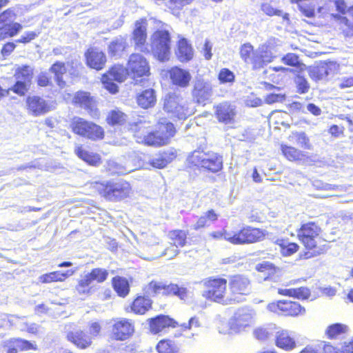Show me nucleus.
<instances>
[{
	"label": "nucleus",
	"mask_w": 353,
	"mask_h": 353,
	"mask_svg": "<svg viewBox=\"0 0 353 353\" xmlns=\"http://www.w3.org/2000/svg\"><path fill=\"white\" fill-rule=\"evenodd\" d=\"M321 232V227L312 221L302 224L297 231L299 239L307 250L304 254L305 259L320 255L325 252V245H321L324 242Z\"/></svg>",
	"instance_id": "nucleus-1"
},
{
	"label": "nucleus",
	"mask_w": 353,
	"mask_h": 353,
	"mask_svg": "<svg viewBox=\"0 0 353 353\" xmlns=\"http://www.w3.org/2000/svg\"><path fill=\"white\" fill-rule=\"evenodd\" d=\"M163 109L171 117L180 120L186 119L196 111L193 103L176 93H169L165 95Z\"/></svg>",
	"instance_id": "nucleus-2"
},
{
	"label": "nucleus",
	"mask_w": 353,
	"mask_h": 353,
	"mask_svg": "<svg viewBox=\"0 0 353 353\" xmlns=\"http://www.w3.org/2000/svg\"><path fill=\"white\" fill-rule=\"evenodd\" d=\"M272 226H270L269 230L254 228L252 226H245L238 232H233L231 243L234 245L252 244L263 241L266 237L270 238L273 234Z\"/></svg>",
	"instance_id": "nucleus-3"
},
{
	"label": "nucleus",
	"mask_w": 353,
	"mask_h": 353,
	"mask_svg": "<svg viewBox=\"0 0 353 353\" xmlns=\"http://www.w3.org/2000/svg\"><path fill=\"white\" fill-rule=\"evenodd\" d=\"M256 313L248 307L238 309L229 320V330H219V332L226 334H239L246 330L255 322Z\"/></svg>",
	"instance_id": "nucleus-4"
},
{
	"label": "nucleus",
	"mask_w": 353,
	"mask_h": 353,
	"mask_svg": "<svg viewBox=\"0 0 353 353\" xmlns=\"http://www.w3.org/2000/svg\"><path fill=\"white\" fill-rule=\"evenodd\" d=\"M158 130L150 132L147 134H143L141 140L145 145L151 146H161L168 143L169 140L175 134L174 125L170 122H159L158 123Z\"/></svg>",
	"instance_id": "nucleus-5"
},
{
	"label": "nucleus",
	"mask_w": 353,
	"mask_h": 353,
	"mask_svg": "<svg viewBox=\"0 0 353 353\" xmlns=\"http://www.w3.org/2000/svg\"><path fill=\"white\" fill-rule=\"evenodd\" d=\"M108 275L106 270L99 268L84 272L80 276L75 289L79 294H90L97 284L106 280Z\"/></svg>",
	"instance_id": "nucleus-6"
},
{
	"label": "nucleus",
	"mask_w": 353,
	"mask_h": 353,
	"mask_svg": "<svg viewBox=\"0 0 353 353\" xmlns=\"http://www.w3.org/2000/svg\"><path fill=\"white\" fill-rule=\"evenodd\" d=\"M70 127L74 134L93 141L102 139L104 136L101 126L79 117L72 118Z\"/></svg>",
	"instance_id": "nucleus-7"
},
{
	"label": "nucleus",
	"mask_w": 353,
	"mask_h": 353,
	"mask_svg": "<svg viewBox=\"0 0 353 353\" xmlns=\"http://www.w3.org/2000/svg\"><path fill=\"white\" fill-rule=\"evenodd\" d=\"M152 52L160 61L169 59L170 54V36L168 30H158L150 39Z\"/></svg>",
	"instance_id": "nucleus-8"
},
{
	"label": "nucleus",
	"mask_w": 353,
	"mask_h": 353,
	"mask_svg": "<svg viewBox=\"0 0 353 353\" xmlns=\"http://www.w3.org/2000/svg\"><path fill=\"white\" fill-rule=\"evenodd\" d=\"M205 290L202 295L205 299L226 304L229 298H225L227 288V280L223 278H210L203 282Z\"/></svg>",
	"instance_id": "nucleus-9"
},
{
	"label": "nucleus",
	"mask_w": 353,
	"mask_h": 353,
	"mask_svg": "<svg viewBox=\"0 0 353 353\" xmlns=\"http://www.w3.org/2000/svg\"><path fill=\"white\" fill-rule=\"evenodd\" d=\"M276 42L275 39H270L260 45L255 50L252 58L254 69H261L272 62L276 57Z\"/></svg>",
	"instance_id": "nucleus-10"
},
{
	"label": "nucleus",
	"mask_w": 353,
	"mask_h": 353,
	"mask_svg": "<svg viewBox=\"0 0 353 353\" xmlns=\"http://www.w3.org/2000/svg\"><path fill=\"white\" fill-rule=\"evenodd\" d=\"M99 193L110 201H117L129 196L131 190L130 184L126 181L108 182L98 187Z\"/></svg>",
	"instance_id": "nucleus-11"
},
{
	"label": "nucleus",
	"mask_w": 353,
	"mask_h": 353,
	"mask_svg": "<svg viewBox=\"0 0 353 353\" xmlns=\"http://www.w3.org/2000/svg\"><path fill=\"white\" fill-rule=\"evenodd\" d=\"M267 310L278 315L293 317L305 313V307L299 303L288 300L272 302L267 305Z\"/></svg>",
	"instance_id": "nucleus-12"
},
{
	"label": "nucleus",
	"mask_w": 353,
	"mask_h": 353,
	"mask_svg": "<svg viewBox=\"0 0 353 353\" xmlns=\"http://www.w3.org/2000/svg\"><path fill=\"white\" fill-rule=\"evenodd\" d=\"M229 290L232 296L230 301L239 302L241 296L248 295L251 292V283L249 278L243 274H235L230 276L228 283Z\"/></svg>",
	"instance_id": "nucleus-13"
},
{
	"label": "nucleus",
	"mask_w": 353,
	"mask_h": 353,
	"mask_svg": "<svg viewBox=\"0 0 353 353\" xmlns=\"http://www.w3.org/2000/svg\"><path fill=\"white\" fill-rule=\"evenodd\" d=\"M129 75L134 79L147 77L150 74V68L148 61L139 53L132 54L127 64Z\"/></svg>",
	"instance_id": "nucleus-14"
},
{
	"label": "nucleus",
	"mask_w": 353,
	"mask_h": 353,
	"mask_svg": "<svg viewBox=\"0 0 353 353\" xmlns=\"http://www.w3.org/2000/svg\"><path fill=\"white\" fill-rule=\"evenodd\" d=\"M134 332L132 323L126 319H121L115 321L112 327V335L117 340L124 341Z\"/></svg>",
	"instance_id": "nucleus-15"
},
{
	"label": "nucleus",
	"mask_w": 353,
	"mask_h": 353,
	"mask_svg": "<svg viewBox=\"0 0 353 353\" xmlns=\"http://www.w3.org/2000/svg\"><path fill=\"white\" fill-rule=\"evenodd\" d=\"M146 26L147 23L145 19H141L136 22L135 28L133 31V40L136 49L145 52H149L147 46H145L146 41Z\"/></svg>",
	"instance_id": "nucleus-16"
},
{
	"label": "nucleus",
	"mask_w": 353,
	"mask_h": 353,
	"mask_svg": "<svg viewBox=\"0 0 353 353\" xmlns=\"http://www.w3.org/2000/svg\"><path fill=\"white\" fill-rule=\"evenodd\" d=\"M178 325L177 321L165 315H159L150 320V328L153 334L165 332L167 328L176 327Z\"/></svg>",
	"instance_id": "nucleus-17"
},
{
	"label": "nucleus",
	"mask_w": 353,
	"mask_h": 353,
	"mask_svg": "<svg viewBox=\"0 0 353 353\" xmlns=\"http://www.w3.org/2000/svg\"><path fill=\"white\" fill-rule=\"evenodd\" d=\"M169 77L173 85L186 88L189 85L192 76L188 70L179 67H173L169 71Z\"/></svg>",
	"instance_id": "nucleus-18"
},
{
	"label": "nucleus",
	"mask_w": 353,
	"mask_h": 353,
	"mask_svg": "<svg viewBox=\"0 0 353 353\" xmlns=\"http://www.w3.org/2000/svg\"><path fill=\"white\" fill-rule=\"evenodd\" d=\"M14 14L13 11L10 9L6 10L1 14H0V30H2V33L4 34V37H13L16 35L18 32H19L22 29V26L18 23H14L11 24H6L3 26V23L6 21L7 19H12L14 17Z\"/></svg>",
	"instance_id": "nucleus-19"
},
{
	"label": "nucleus",
	"mask_w": 353,
	"mask_h": 353,
	"mask_svg": "<svg viewBox=\"0 0 353 353\" xmlns=\"http://www.w3.org/2000/svg\"><path fill=\"white\" fill-rule=\"evenodd\" d=\"M212 94V88L210 82L203 79L196 81L192 94L198 103H204L209 100Z\"/></svg>",
	"instance_id": "nucleus-20"
},
{
	"label": "nucleus",
	"mask_w": 353,
	"mask_h": 353,
	"mask_svg": "<svg viewBox=\"0 0 353 353\" xmlns=\"http://www.w3.org/2000/svg\"><path fill=\"white\" fill-rule=\"evenodd\" d=\"M28 113L34 117L40 116L49 111L46 101L37 96L28 97L26 99Z\"/></svg>",
	"instance_id": "nucleus-21"
},
{
	"label": "nucleus",
	"mask_w": 353,
	"mask_h": 353,
	"mask_svg": "<svg viewBox=\"0 0 353 353\" xmlns=\"http://www.w3.org/2000/svg\"><path fill=\"white\" fill-rule=\"evenodd\" d=\"M87 65L97 70H101L106 62L105 54L97 48H90L85 52Z\"/></svg>",
	"instance_id": "nucleus-22"
},
{
	"label": "nucleus",
	"mask_w": 353,
	"mask_h": 353,
	"mask_svg": "<svg viewBox=\"0 0 353 353\" xmlns=\"http://www.w3.org/2000/svg\"><path fill=\"white\" fill-rule=\"evenodd\" d=\"M276 345L285 351H291L296 348V343L292 336V333L287 330H281L276 332Z\"/></svg>",
	"instance_id": "nucleus-23"
},
{
	"label": "nucleus",
	"mask_w": 353,
	"mask_h": 353,
	"mask_svg": "<svg viewBox=\"0 0 353 353\" xmlns=\"http://www.w3.org/2000/svg\"><path fill=\"white\" fill-rule=\"evenodd\" d=\"M6 353H18V352L34 349V345L21 339H11L6 341L3 344Z\"/></svg>",
	"instance_id": "nucleus-24"
},
{
	"label": "nucleus",
	"mask_w": 353,
	"mask_h": 353,
	"mask_svg": "<svg viewBox=\"0 0 353 353\" xmlns=\"http://www.w3.org/2000/svg\"><path fill=\"white\" fill-rule=\"evenodd\" d=\"M70 325L65 326L67 332L66 337L68 340L73 343L77 347L85 349L91 344V339L87 336L82 331H69Z\"/></svg>",
	"instance_id": "nucleus-25"
},
{
	"label": "nucleus",
	"mask_w": 353,
	"mask_h": 353,
	"mask_svg": "<svg viewBox=\"0 0 353 353\" xmlns=\"http://www.w3.org/2000/svg\"><path fill=\"white\" fill-rule=\"evenodd\" d=\"M77 272V269L68 270L65 272L54 271L44 274L39 277V281L42 283H50L52 282H63L68 277L72 276Z\"/></svg>",
	"instance_id": "nucleus-26"
},
{
	"label": "nucleus",
	"mask_w": 353,
	"mask_h": 353,
	"mask_svg": "<svg viewBox=\"0 0 353 353\" xmlns=\"http://www.w3.org/2000/svg\"><path fill=\"white\" fill-rule=\"evenodd\" d=\"M137 102L144 109L153 107L157 102L156 92L153 89H147L137 94Z\"/></svg>",
	"instance_id": "nucleus-27"
},
{
	"label": "nucleus",
	"mask_w": 353,
	"mask_h": 353,
	"mask_svg": "<svg viewBox=\"0 0 353 353\" xmlns=\"http://www.w3.org/2000/svg\"><path fill=\"white\" fill-rule=\"evenodd\" d=\"M74 152L79 158L89 165H98L101 163V157L98 154L89 152L83 148L81 145H77Z\"/></svg>",
	"instance_id": "nucleus-28"
},
{
	"label": "nucleus",
	"mask_w": 353,
	"mask_h": 353,
	"mask_svg": "<svg viewBox=\"0 0 353 353\" xmlns=\"http://www.w3.org/2000/svg\"><path fill=\"white\" fill-rule=\"evenodd\" d=\"M152 303V300L148 296H139L132 302L130 309L135 314H143L151 308Z\"/></svg>",
	"instance_id": "nucleus-29"
},
{
	"label": "nucleus",
	"mask_w": 353,
	"mask_h": 353,
	"mask_svg": "<svg viewBox=\"0 0 353 353\" xmlns=\"http://www.w3.org/2000/svg\"><path fill=\"white\" fill-rule=\"evenodd\" d=\"M69 65V62L65 64L64 63L57 61L50 68V71L54 74L57 83L61 88H64L66 85L63 75L66 74Z\"/></svg>",
	"instance_id": "nucleus-30"
},
{
	"label": "nucleus",
	"mask_w": 353,
	"mask_h": 353,
	"mask_svg": "<svg viewBox=\"0 0 353 353\" xmlns=\"http://www.w3.org/2000/svg\"><path fill=\"white\" fill-rule=\"evenodd\" d=\"M223 165V160L221 156L215 153L206 154L203 168L211 171L212 172H216L221 170Z\"/></svg>",
	"instance_id": "nucleus-31"
},
{
	"label": "nucleus",
	"mask_w": 353,
	"mask_h": 353,
	"mask_svg": "<svg viewBox=\"0 0 353 353\" xmlns=\"http://www.w3.org/2000/svg\"><path fill=\"white\" fill-rule=\"evenodd\" d=\"M176 54L181 62L188 61L193 57V50L185 39L179 41Z\"/></svg>",
	"instance_id": "nucleus-32"
},
{
	"label": "nucleus",
	"mask_w": 353,
	"mask_h": 353,
	"mask_svg": "<svg viewBox=\"0 0 353 353\" xmlns=\"http://www.w3.org/2000/svg\"><path fill=\"white\" fill-rule=\"evenodd\" d=\"M277 245L276 250L279 251L282 256H290L296 252L299 246L295 243L289 242L288 240L283 239H276L274 241Z\"/></svg>",
	"instance_id": "nucleus-33"
},
{
	"label": "nucleus",
	"mask_w": 353,
	"mask_h": 353,
	"mask_svg": "<svg viewBox=\"0 0 353 353\" xmlns=\"http://www.w3.org/2000/svg\"><path fill=\"white\" fill-rule=\"evenodd\" d=\"M235 114L234 107L224 102L216 106V115L219 121L223 122L230 121Z\"/></svg>",
	"instance_id": "nucleus-34"
},
{
	"label": "nucleus",
	"mask_w": 353,
	"mask_h": 353,
	"mask_svg": "<svg viewBox=\"0 0 353 353\" xmlns=\"http://www.w3.org/2000/svg\"><path fill=\"white\" fill-rule=\"evenodd\" d=\"M255 269L259 272L258 279L260 281H266L270 279L276 272V267L268 261L257 264Z\"/></svg>",
	"instance_id": "nucleus-35"
},
{
	"label": "nucleus",
	"mask_w": 353,
	"mask_h": 353,
	"mask_svg": "<svg viewBox=\"0 0 353 353\" xmlns=\"http://www.w3.org/2000/svg\"><path fill=\"white\" fill-rule=\"evenodd\" d=\"M168 285L162 281H152L144 286L143 291L147 296H154L161 293L168 294Z\"/></svg>",
	"instance_id": "nucleus-36"
},
{
	"label": "nucleus",
	"mask_w": 353,
	"mask_h": 353,
	"mask_svg": "<svg viewBox=\"0 0 353 353\" xmlns=\"http://www.w3.org/2000/svg\"><path fill=\"white\" fill-rule=\"evenodd\" d=\"M128 74H129L128 68H125L121 65H114L110 69L107 74H105V76L117 82L124 81Z\"/></svg>",
	"instance_id": "nucleus-37"
},
{
	"label": "nucleus",
	"mask_w": 353,
	"mask_h": 353,
	"mask_svg": "<svg viewBox=\"0 0 353 353\" xmlns=\"http://www.w3.org/2000/svg\"><path fill=\"white\" fill-rule=\"evenodd\" d=\"M73 102L85 109L92 108L94 103V99L90 97V93L83 91L77 92L75 94Z\"/></svg>",
	"instance_id": "nucleus-38"
},
{
	"label": "nucleus",
	"mask_w": 353,
	"mask_h": 353,
	"mask_svg": "<svg viewBox=\"0 0 353 353\" xmlns=\"http://www.w3.org/2000/svg\"><path fill=\"white\" fill-rule=\"evenodd\" d=\"M188 232L181 230H172L168 233L170 243L175 246L183 247L186 243Z\"/></svg>",
	"instance_id": "nucleus-39"
},
{
	"label": "nucleus",
	"mask_w": 353,
	"mask_h": 353,
	"mask_svg": "<svg viewBox=\"0 0 353 353\" xmlns=\"http://www.w3.org/2000/svg\"><path fill=\"white\" fill-rule=\"evenodd\" d=\"M14 76L16 80H22L30 84L33 76V68L30 65L17 66Z\"/></svg>",
	"instance_id": "nucleus-40"
},
{
	"label": "nucleus",
	"mask_w": 353,
	"mask_h": 353,
	"mask_svg": "<svg viewBox=\"0 0 353 353\" xmlns=\"http://www.w3.org/2000/svg\"><path fill=\"white\" fill-rule=\"evenodd\" d=\"M348 327L343 323H334L329 325L325 330V335L330 339H337L346 333Z\"/></svg>",
	"instance_id": "nucleus-41"
},
{
	"label": "nucleus",
	"mask_w": 353,
	"mask_h": 353,
	"mask_svg": "<svg viewBox=\"0 0 353 353\" xmlns=\"http://www.w3.org/2000/svg\"><path fill=\"white\" fill-rule=\"evenodd\" d=\"M127 46L124 38L119 37L112 41L108 46L109 52L112 56H119Z\"/></svg>",
	"instance_id": "nucleus-42"
},
{
	"label": "nucleus",
	"mask_w": 353,
	"mask_h": 353,
	"mask_svg": "<svg viewBox=\"0 0 353 353\" xmlns=\"http://www.w3.org/2000/svg\"><path fill=\"white\" fill-rule=\"evenodd\" d=\"M289 139L290 141L293 142L302 148L310 150L312 148V145L310 143V139L305 132L292 133L289 137Z\"/></svg>",
	"instance_id": "nucleus-43"
},
{
	"label": "nucleus",
	"mask_w": 353,
	"mask_h": 353,
	"mask_svg": "<svg viewBox=\"0 0 353 353\" xmlns=\"http://www.w3.org/2000/svg\"><path fill=\"white\" fill-rule=\"evenodd\" d=\"M150 127V122L147 121L145 119H139L137 122L132 125V129L134 130V137L138 140H141L143 134H147L149 132L148 128Z\"/></svg>",
	"instance_id": "nucleus-44"
},
{
	"label": "nucleus",
	"mask_w": 353,
	"mask_h": 353,
	"mask_svg": "<svg viewBox=\"0 0 353 353\" xmlns=\"http://www.w3.org/2000/svg\"><path fill=\"white\" fill-rule=\"evenodd\" d=\"M127 115L117 109L111 110L107 117V122L112 125H123L127 121Z\"/></svg>",
	"instance_id": "nucleus-45"
},
{
	"label": "nucleus",
	"mask_w": 353,
	"mask_h": 353,
	"mask_svg": "<svg viewBox=\"0 0 353 353\" xmlns=\"http://www.w3.org/2000/svg\"><path fill=\"white\" fill-rule=\"evenodd\" d=\"M112 283L114 290L120 296L124 297L129 293V283L125 279L115 277Z\"/></svg>",
	"instance_id": "nucleus-46"
},
{
	"label": "nucleus",
	"mask_w": 353,
	"mask_h": 353,
	"mask_svg": "<svg viewBox=\"0 0 353 353\" xmlns=\"http://www.w3.org/2000/svg\"><path fill=\"white\" fill-rule=\"evenodd\" d=\"M283 154L290 161H297L301 159L304 154L301 150L286 145L281 146Z\"/></svg>",
	"instance_id": "nucleus-47"
},
{
	"label": "nucleus",
	"mask_w": 353,
	"mask_h": 353,
	"mask_svg": "<svg viewBox=\"0 0 353 353\" xmlns=\"http://www.w3.org/2000/svg\"><path fill=\"white\" fill-rule=\"evenodd\" d=\"M254 336L260 341H266L273 336V326L259 327L253 331Z\"/></svg>",
	"instance_id": "nucleus-48"
},
{
	"label": "nucleus",
	"mask_w": 353,
	"mask_h": 353,
	"mask_svg": "<svg viewBox=\"0 0 353 353\" xmlns=\"http://www.w3.org/2000/svg\"><path fill=\"white\" fill-rule=\"evenodd\" d=\"M159 353H175L177 352V347L175 343L170 340H162L157 345Z\"/></svg>",
	"instance_id": "nucleus-49"
},
{
	"label": "nucleus",
	"mask_w": 353,
	"mask_h": 353,
	"mask_svg": "<svg viewBox=\"0 0 353 353\" xmlns=\"http://www.w3.org/2000/svg\"><path fill=\"white\" fill-rule=\"evenodd\" d=\"M206 158V154L199 151L195 150L188 157V161L190 164L194 166L203 168V164Z\"/></svg>",
	"instance_id": "nucleus-50"
},
{
	"label": "nucleus",
	"mask_w": 353,
	"mask_h": 353,
	"mask_svg": "<svg viewBox=\"0 0 353 353\" xmlns=\"http://www.w3.org/2000/svg\"><path fill=\"white\" fill-rule=\"evenodd\" d=\"M255 50L250 43L243 44L240 48L241 58L246 63H252V58Z\"/></svg>",
	"instance_id": "nucleus-51"
},
{
	"label": "nucleus",
	"mask_w": 353,
	"mask_h": 353,
	"mask_svg": "<svg viewBox=\"0 0 353 353\" xmlns=\"http://www.w3.org/2000/svg\"><path fill=\"white\" fill-rule=\"evenodd\" d=\"M168 294L178 296L181 299L185 300L188 296V292L185 288H179L175 284H169L167 288Z\"/></svg>",
	"instance_id": "nucleus-52"
},
{
	"label": "nucleus",
	"mask_w": 353,
	"mask_h": 353,
	"mask_svg": "<svg viewBox=\"0 0 353 353\" xmlns=\"http://www.w3.org/2000/svg\"><path fill=\"white\" fill-rule=\"evenodd\" d=\"M108 169L112 172L118 174H124L130 172L134 169L128 168L126 165L123 166L114 161L108 162Z\"/></svg>",
	"instance_id": "nucleus-53"
},
{
	"label": "nucleus",
	"mask_w": 353,
	"mask_h": 353,
	"mask_svg": "<svg viewBox=\"0 0 353 353\" xmlns=\"http://www.w3.org/2000/svg\"><path fill=\"white\" fill-rule=\"evenodd\" d=\"M312 185L316 190H320L329 191L335 190H343V187L342 185H332L330 183H324L323 181L317 179L314 180L312 181Z\"/></svg>",
	"instance_id": "nucleus-54"
},
{
	"label": "nucleus",
	"mask_w": 353,
	"mask_h": 353,
	"mask_svg": "<svg viewBox=\"0 0 353 353\" xmlns=\"http://www.w3.org/2000/svg\"><path fill=\"white\" fill-rule=\"evenodd\" d=\"M261 10L268 16H283V19L288 20V14L285 13L283 15V12L281 10L274 8L269 3H263L261 5Z\"/></svg>",
	"instance_id": "nucleus-55"
},
{
	"label": "nucleus",
	"mask_w": 353,
	"mask_h": 353,
	"mask_svg": "<svg viewBox=\"0 0 353 353\" xmlns=\"http://www.w3.org/2000/svg\"><path fill=\"white\" fill-rule=\"evenodd\" d=\"M221 83H233L235 79L234 74L228 68H223L218 75Z\"/></svg>",
	"instance_id": "nucleus-56"
},
{
	"label": "nucleus",
	"mask_w": 353,
	"mask_h": 353,
	"mask_svg": "<svg viewBox=\"0 0 353 353\" xmlns=\"http://www.w3.org/2000/svg\"><path fill=\"white\" fill-rule=\"evenodd\" d=\"M30 85V83L24 82V81L17 80L15 84L10 90H12L14 93L22 96L28 90Z\"/></svg>",
	"instance_id": "nucleus-57"
},
{
	"label": "nucleus",
	"mask_w": 353,
	"mask_h": 353,
	"mask_svg": "<svg viewBox=\"0 0 353 353\" xmlns=\"http://www.w3.org/2000/svg\"><path fill=\"white\" fill-rule=\"evenodd\" d=\"M319 3L322 5L319 6L317 12L321 16H324L332 11L334 0H320Z\"/></svg>",
	"instance_id": "nucleus-58"
},
{
	"label": "nucleus",
	"mask_w": 353,
	"mask_h": 353,
	"mask_svg": "<svg viewBox=\"0 0 353 353\" xmlns=\"http://www.w3.org/2000/svg\"><path fill=\"white\" fill-rule=\"evenodd\" d=\"M194 0H170L168 2V8L172 10V12H178L185 5L190 4Z\"/></svg>",
	"instance_id": "nucleus-59"
},
{
	"label": "nucleus",
	"mask_w": 353,
	"mask_h": 353,
	"mask_svg": "<svg viewBox=\"0 0 353 353\" xmlns=\"http://www.w3.org/2000/svg\"><path fill=\"white\" fill-rule=\"evenodd\" d=\"M113 79L110 77L103 75L101 82L104 88L112 94H115L118 92V85L113 82Z\"/></svg>",
	"instance_id": "nucleus-60"
},
{
	"label": "nucleus",
	"mask_w": 353,
	"mask_h": 353,
	"mask_svg": "<svg viewBox=\"0 0 353 353\" xmlns=\"http://www.w3.org/2000/svg\"><path fill=\"white\" fill-rule=\"evenodd\" d=\"M201 326L199 319L196 316H193L190 319L188 323L179 324L178 327H181L182 331L191 330L194 328H198Z\"/></svg>",
	"instance_id": "nucleus-61"
},
{
	"label": "nucleus",
	"mask_w": 353,
	"mask_h": 353,
	"mask_svg": "<svg viewBox=\"0 0 353 353\" xmlns=\"http://www.w3.org/2000/svg\"><path fill=\"white\" fill-rule=\"evenodd\" d=\"M281 61L290 66H299L300 65V60L299 57L294 53H288L283 56Z\"/></svg>",
	"instance_id": "nucleus-62"
},
{
	"label": "nucleus",
	"mask_w": 353,
	"mask_h": 353,
	"mask_svg": "<svg viewBox=\"0 0 353 353\" xmlns=\"http://www.w3.org/2000/svg\"><path fill=\"white\" fill-rule=\"evenodd\" d=\"M295 83L296 84L299 92L303 94L308 92L310 89V85L307 81L303 77L298 75L295 78Z\"/></svg>",
	"instance_id": "nucleus-63"
},
{
	"label": "nucleus",
	"mask_w": 353,
	"mask_h": 353,
	"mask_svg": "<svg viewBox=\"0 0 353 353\" xmlns=\"http://www.w3.org/2000/svg\"><path fill=\"white\" fill-rule=\"evenodd\" d=\"M322 341L306 345L299 353H321Z\"/></svg>",
	"instance_id": "nucleus-64"
}]
</instances>
